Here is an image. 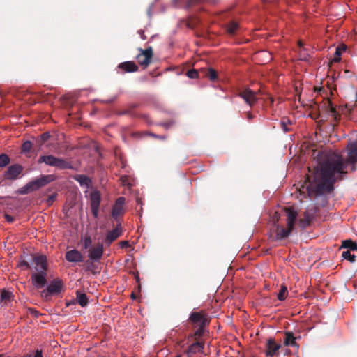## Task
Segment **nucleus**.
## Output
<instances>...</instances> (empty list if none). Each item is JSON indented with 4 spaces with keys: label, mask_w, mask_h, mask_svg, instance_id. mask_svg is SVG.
<instances>
[{
    "label": "nucleus",
    "mask_w": 357,
    "mask_h": 357,
    "mask_svg": "<svg viewBox=\"0 0 357 357\" xmlns=\"http://www.w3.org/2000/svg\"><path fill=\"white\" fill-rule=\"evenodd\" d=\"M357 161V141L347 145V158L344 159L338 153L329 151L321 155L312 174L307 190L310 196L318 197L330 193L336 181L342 180L347 174V167L356 170Z\"/></svg>",
    "instance_id": "obj_1"
},
{
    "label": "nucleus",
    "mask_w": 357,
    "mask_h": 357,
    "mask_svg": "<svg viewBox=\"0 0 357 357\" xmlns=\"http://www.w3.org/2000/svg\"><path fill=\"white\" fill-rule=\"evenodd\" d=\"M55 179L54 175H42L40 177L28 182L25 185L17 190L18 194L27 195L31 192L38 190L40 188L46 185L47 183Z\"/></svg>",
    "instance_id": "obj_2"
},
{
    "label": "nucleus",
    "mask_w": 357,
    "mask_h": 357,
    "mask_svg": "<svg viewBox=\"0 0 357 357\" xmlns=\"http://www.w3.org/2000/svg\"><path fill=\"white\" fill-rule=\"evenodd\" d=\"M38 162L45 163L47 165L51 167H55L61 169H73L71 164L65 160L59 158H56L52 155H42L38 160Z\"/></svg>",
    "instance_id": "obj_3"
},
{
    "label": "nucleus",
    "mask_w": 357,
    "mask_h": 357,
    "mask_svg": "<svg viewBox=\"0 0 357 357\" xmlns=\"http://www.w3.org/2000/svg\"><path fill=\"white\" fill-rule=\"evenodd\" d=\"M188 321L193 326L199 328L196 333H200L208 324V319L202 312H192L189 316Z\"/></svg>",
    "instance_id": "obj_4"
},
{
    "label": "nucleus",
    "mask_w": 357,
    "mask_h": 357,
    "mask_svg": "<svg viewBox=\"0 0 357 357\" xmlns=\"http://www.w3.org/2000/svg\"><path fill=\"white\" fill-rule=\"evenodd\" d=\"M138 50L139 53L137 55L136 59L140 66L146 68L151 63L153 49L151 47H149L146 50L138 48Z\"/></svg>",
    "instance_id": "obj_5"
},
{
    "label": "nucleus",
    "mask_w": 357,
    "mask_h": 357,
    "mask_svg": "<svg viewBox=\"0 0 357 357\" xmlns=\"http://www.w3.org/2000/svg\"><path fill=\"white\" fill-rule=\"evenodd\" d=\"M101 196L98 190L92 191L90 193V206L94 218H98L100 204Z\"/></svg>",
    "instance_id": "obj_6"
},
{
    "label": "nucleus",
    "mask_w": 357,
    "mask_h": 357,
    "mask_svg": "<svg viewBox=\"0 0 357 357\" xmlns=\"http://www.w3.org/2000/svg\"><path fill=\"white\" fill-rule=\"evenodd\" d=\"M257 94L258 92L253 91L250 89H246L239 93V96L241 97L250 107H252L258 100Z\"/></svg>",
    "instance_id": "obj_7"
},
{
    "label": "nucleus",
    "mask_w": 357,
    "mask_h": 357,
    "mask_svg": "<svg viewBox=\"0 0 357 357\" xmlns=\"http://www.w3.org/2000/svg\"><path fill=\"white\" fill-rule=\"evenodd\" d=\"M125 202H126V199L123 197H120L116 200V202L112 207V213H111L112 216L113 217V218L114 220H117L118 218L123 214V213H124L123 206L125 204Z\"/></svg>",
    "instance_id": "obj_8"
},
{
    "label": "nucleus",
    "mask_w": 357,
    "mask_h": 357,
    "mask_svg": "<svg viewBox=\"0 0 357 357\" xmlns=\"http://www.w3.org/2000/svg\"><path fill=\"white\" fill-rule=\"evenodd\" d=\"M23 167L18 164L9 166L7 171L4 173V178L9 180H15L22 173Z\"/></svg>",
    "instance_id": "obj_9"
},
{
    "label": "nucleus",
    "mask_w": 357,
    "mask_h": 357,
    "mask_svg": "<svg viewBox=\"0 0 357 357\" xmlns=\"http://www.w3.org/2000/svg\"><path fill=\"white\" fill-rule=\"evenodd\" d=\"M281 344L276 343L273 338H269L266 341L265 354L266 357H273L278 354V350Z\"/></svg>",
    "instance_id": "obj_10"
},
{
    "label": "nucleus",
    "mask_w": 357,
    "mask_h": 357,
    "mask_svg": "<svg viewBox=\"0 0 357 357\" xmlns=\"http://www.w3.org/2000/svg\"><path fill=\"white\" fill-rule=\"evenodd\" d=\"M103 255V244L98 243L89 252L88 257L89 260L93 262H99Z\"/></svg>",
    "instance_id": "obj_11"
},
{
    "label": "nucleus",
    "mask_w": 357,
    "mask_h": 357,
    "mask_svg": "<svg viewBox=\"0 0 357 357\" xmlns=\"http://www.w3.org/2000/svg\"><path fill=\"white\" fill-rule=\"evenodd\" d=\"M31 280L33 285L37 289L43 287L46 282V273H34L31 275Z\"/></svg>",
    "instance_id": "obj_12"
},
{
    "label": "nucleus",
    "mask_w": 357,
    "mask_h": 357,
    "mask_svg": "<svg viewBox=\"0 0 357 357\" xmlns=\"http://www.w3.org/2000/svg\"><path fill=\"white\" fill-rule=\"evenodd\" d=\"M287 213V227L288 228L294 229L295 224L297 220V212L296 211L291 207L287 208L285 209Z\"/></svg>",
    "instance_id": "obj_13"
},
{
    "label": "nucleus",
    "mask_w": 357,
    "mask_h": 357,
    "mask_svg": "<svg viewBox=\"0 0 357 357\" xmlns=\"http://www.w3.org/2000/svg\"><path fill=\"white\" fill-rule=\"evenodd\" d=\"M34 268L36 271L40 273H46L47 270V259L46 257L36 256L33 257Z\"/></svg>",
    "instance_id": "obj_14"
},
{
    "label": "nucleus",
    "mask_w": 357,
    "mask_h": 357,
    "mask_svg": "<svg viewBox=\"0 0 357 357\" xmlns=\"http://www.w3.org/2000/svg\"><path fill=\"white\" fill-rule=\"evenodd\" d=\"M66 259L69 262H82L84 259L82 253L76 250L73 249L66 252Z\"/></svg>",
    "instance_id": "obj_15"
},
{
    "label": "nucleus",
    "mask_w": 357,
    "mask_h": 357,
    "mask_svg": "<svg viewBox=\"0 0 357 357\" xmlns=\"http://www.w3.org/2000/svg\"><path fill=\"white\" fill-rule=\"evenodd\" d=\"M123 73H135L138 70V66L134 61H125L119 63L117 67Z\"/></svg>",
    "instance_id": "obj_16"
},
{
    "label": "nucleus",
    "mask_w": 357,
    "mask_h": 357,
    "mask_svg": "<svg viewBox=\"0 0 357 357\" xmlns=\"http://www.w3.org/2000/svg\"><path fill=\"white\" fill-rule=\"evenodd\" d=\"M121 227L120 224H118L116 227L110 231L105 238V242L107 244H111L114 240H116L121 234Z\"/></svg>",
    "instance_id": "obj_17"
},
{
    "label": "nucleus",
    "mask_w": 357,
    "mask_h": 357,
    "mask_svg": "<svg viewBox=\"0 0 357 357\" xmlns=\"http://www.w3.org/2000/svg\"><path fill=\"white\" fill-rule=\"evenodd\" d=\"M278 228L279 230L275 236V239L276 241H282L287 238L290 236L294 230L293 229L288 228L287 227V228H284L283 227L278 226Z\"/></svg>",
    "instance_id": "obj_18"
},
{
    "label": "nucleus",
    "mask_w": 357,
    "mask_h": 357,
    "mask_svg": "<svg viewBox=\"0 0 357 357\" xmlns=\"http://www.w3.org/2000/svg\"><path fill=\"white\" fill-rule=\"evenodd\" d=\"M62 282L60 280H54L47 286L50 294H59L61 291Z\"/></svg>",
    "instance_id": "obj_19"
},
{
    "label": "nucleus",
    "mask_w": 357,
    "mask_h": 357,
    "mask_svg": "<svg viewBox=\"0 0 357 357\" xmlns=\"http://www.w3.org/2000/svg\"><path fill=\"white\" fill-rule=\"evenodd\" d=\"M203 346L200 342L192 344L186 351L187 357H192V355L202 351Z\"/></svg>",
    "instance_id": "obj_20"
},
{
    "label": "nucleus",
    "mask_w": 357,
    "mask_h": 357,
    "mask_svg": "<svg viewBox=\"0 0 357 357\" xmlns=\"http://www.w3.org/2000/svg\"><path fill=\"white\" fill-rule=\"evenodd\" d=\"M73 178L82 186H85L86 188H89L91 184V179L86 175L77 174V175H75Z\"/></svg>",
    "instance_id": "obj_21"
},
{
    "label": "nucleus",
    "mask_w": 357,
    "mask_h": 357,
    "mask_svg": "<svg viewBox=\"0 0 357 357\" xmlns=\"http://www.w3.org/2000/svg\"><path fill=\"white\" fill-rule=\"evenodd\" d=\"M284 343L285 346L298 347L296 342V337H294L293 333L289 331L285 333Z\"/></svg>",
    "instance_id": "obj_22"
},
{
    "label": "nucleus",
    "mask_w": 357,
    "mask_h": 357,
    "mask_svg": "<svg viewBox=\"0 0 357 357\" xmlns=\"http://www.w3.org/2000/svg\"><path fill=\"white\" fill-rule=\"evenodd\" d=\"M77 301L82 306L84 307L88 304V297L85 293L77 292Z\"/></svg>",
    "instance_id": "obj_23"
},
{
    "label": "nucleus",
    "mask_w": 357,
    "mask_h": 357,
    "mask_svg": "<svg viewBox=\"0 0 357 357\" xmlns=\"http://www.w3.org/2000/svg\"><path fill=\"white\" fill-rule=\"evenodd\" d=\"M341 248H348L349 251H357V243L351 240H345L342 241Z\"/></svg>",
    "instance_id": "obj_24"
},
{
    "label": "nucleus",
    "mask_w": 357,
    "mask_h": 357,
    "mask_svg": "<svg viewBox=\"0 0 357 357\" xmlns=\"http://www.w3.org/2000/svg\"><path fill=\"white\" fill-rule=\"evenodd\" d=\"M256 56L262 59V61L264 63H267L272 59L271 53L265 50L257 52Z\"/></svg>",
    "instance_id": "obj_25"
},
{
    "label": "nucleus",
    "mask_w": 357,
    "mask_h": 357,
    "mask_svg": "<svg viewBox=\"0 0 357 357\" xmlns=\"http://www.w3.org/2000/svg\"><path fill=\"white\" fill-rule=\"evenodd\" d=\"M287 297V287L282 284L280 287V289L279 292L277 294V298L279 301H284Z\"/></svg>",
    "instance_id": "obj_26"
},
{
    "label": "nucleus",
    "mask_w": 357,
    "mask_h": 357,
    "mask_svg": "<svg viewBox=\"0 0 357 357\" xmlns=\"http://www.w3.org/2000/svg\"><path fill=\"white\" fill-rule=\"evenodd\" d=\"M13 298V294L10 291L3 289L1 293V299L2 301H10Z\"/></svg>",
    "instance_id": "obj_27"
},
{
    "label": "nucleus",
    "mask_w": 357,
    "mask_h": 357,
    "mask_svg": "<svg viewBox=\"0 0 357 357\" xmlns=\"http://www.w3.org/2000/svg\"><path fill=\"white\" fill-rule=\"evenodd\" d=\"M342 257L343 259H347L351 263L354 262L356 260V256L351 254L349 250L343 251Z\"/></svg>",
    "instance_id": "obj_28"
},
{
    "label": "nucleus",
    "mask_w": 357,
    "mask_h": 357,
    "mask_svg": "<svg viewBox=\"0 0 357 357\" xmlns=\"http://www.w3.org/2000/svg\"><path fill=\"white\" fill-rule=\"evenodd\" d=\"M31 148H32L31 142L29 140L25 141L22 145L21 153H29L31 151Z\"/></svg>",
    "instance_id": "obj_29"
},
{
    "label": "nucleus",
    "mask_w": 357,
    "mask_h": 357,
    "mask_svg": "<svg viewBox=\"0 0 357 357\" xmlns=\"http://www.w3.org/2000/svg\"><path fill=\"white\" fill-rule=\"evenodd\" d=\"M238 27V24L235 22H231L227 26V31L229 34H234Z\"/></svg>",
    "instance_id": "obj_30"
},
{
    "label": "nucleus",
    "mask_w": 357,
    "mask_h": 357,
    "mask_svg": "<svg viewBox=\"0 0 357 357\" xmlns=\"http://www.w3.org/2000/svg\"><path fill=\"white\" fill-rule=\"evenodd\" d=\"M9 162L10 158L6 154L2 153L0 155V167H5Z\"/></svg>",
    "instance_id": "obj_31"
},
{
    "label": "nucleus",
    "mask_w": 357,
    "mask_h": 357,
    "mask_svg": "<svg viewBox=\"0 0 357 357\" xmlns=\"http://www.w3.org/2000/svg\"><path fill=\"white\" fill-rule=\"evenodd\" d=\"M187 76L190 79H195L198 77V72L195 70H190L186 73Z\"/></svg>",
    "instance_id": "obj_32"
},
{
    "label": "nucleus",
    "mask_w": 357,
    "mask_h": 357,
    "mask_svg": "<svg viewBox=\"0 0 357 357\" xmlns=\"http://www.w3.org/2000/svg\"><path fill=\"white\" fill-rule=\"evenodd\" d=\"M208 77H209L210 80H211V81H214V80L216 79V78H217V73H216V71L214 69H213V68H210L209 69Z\"/></svg>",
    "instance_id": "obj_33"
},
{
    "label": "nucleus",
    "mask_w": 357,
    "mask_h": 357,
    "mask_svg": "<svg viewBox=\"0 0 357 357\" xmlns=\"http://www.w3.org/2000/svg\"><path fill=\"white\" fill-rule=\"evenodd\" d=\"M92 240L90 236H86L84 238V247L85 249L88 248L91 245Z\"/></svg>",
    "instance_id": "obj_34"
},
{
    "label": "nucleus",
    "mask_w": 357,
    "mask_h": 357,
    "mask_svg": "<svg viewBox=\"0 0 357 357\" xmlns=\"http://www.w3.org/2000/svg\"><path fill=\"white\" fill-rule=\"evenodd\" d=\"M175 123V122L174 121H168V122H164V123H160V125H161L162 126H163L165 129H169Z\"/></svg>",
    "instance_id": "obj_35"
},
{
    "label": "nucleus",
    "mask_w": 357,
    "mask_h": 357,
    "mask_svg": "<svg viewBox=\"0 0 357 357\" xmlns=\"http://www.w3.org/2000/svg\"><path fill=\"white\" fill-rule=\"evenodd\" d=\"M20 266L22 267H24L25 268H29L30 267L29 262L25 259H21L20 262Z\"/></svg>",
    "instance_id": "obj_36"
},
{
    "label": "nucleus",
    "mask_w": 357,
    "mask_h": 357,
    "mask_svg": "<svg viewBox=\"0 0 357 357\" xmlns=\"http://www.w3.org/2000/svg\"><path fill=\"white\" fill-rule=\"evenodd\" d=\"M138 34L140 36V38H142V40H144L146 39V36L144 33V31L142 30V29H139L138 31H137Z\"/></svg>",
    "instance_id": "obj_37"
},
{
    "label": "nucleus",
    "mask_w": 357,
    "mask_h": 357,
    "mask_svg": "<svg viewBox=\"0 0 357 357\" xmlns=\"http://www.w3.org/2000/svg\"><path fill=\"white\" fill-rule=\"evenodd\" d=\"M130 245L129 242L126 241H123L120 242V248H128Z\"/></svg>",
    "instance_id": "obj_38"
},
{
    "label": "nucleus",
    "mask_w": 357,
    "mask_h": 357,
    "mask_svg": "<svg viewBox=\"0 0 357 357\" xmlns=\"http://www.w3.org/2000/svg\"><path fill=\"white\" fill-rule=\"evenodd\" d=\"M33 357H43L42 350L37 349Z\"/></svg>",
    "instance_id": "obj_39"
},
{
    "label": "nucleus",
    "mask_w": 357,
    "mask_h": 357,
    "mask_svg": "<svg viewBox=\"0 0 357 357\" xmlns=\"http://www.w3.org/2000/svg\"><path fill=\"white\" fill-rule=\"evenodd\" d=\"M344 50V47L342 48V49H340V47H337L336 50H335V54L337 56H340V55L342 54V51Z\"/></svg>",
    "instance_id": "obj_40"
},
{
    "label": "nucleus",
    "mask_w": 357,
    "mask_h": 357,
    "mask_svg": "<svg viewBox=\"0 0 357 357\" xmlns=\"http://www.w3.org/2000/svg\"><path fill=\"white\" fill-rule=\"evenodd\" d=\"M281 124H282V128L284 130V132H288L289 131V128H287V126L285 124V123L284 122H282Z\"/></svg>",
    "instance_id": "obj_41"
},
{
    "label": "nucleus",
    "mask_w": 357,
    "mask_h": 357,
    "mask_svg": "<svg viewBox=\"0 0 357 357\" xmlns=\"http://www.w3.org/2000/svg\"><path fill=\"white\" fill-rule=\"evenodd\" d=\"M49 136L50 135L47 132H45L41 135V138L43 140H47Z\"/></svg>",
    "instance_id": "obj_42"
},
{
    "label": "nucleus",
    "mask_w": 357,
    "mask_h": 357,
    "mask_svg": "<svg viewBox=\"0 0 357 357\" xmlns=\"http://www.w3.org/2000/svg\"><path fill=\"white\" fill-rule=\"evenodd\" d=\"M5 218L8 221V222H12L13 221V218L11 216H10L9 215H5Z\"/></svg>",
    "instance_id": "obj_43"
},
{
    "label": "nucleus",
    "mask_w": 357,
    "mask_h": 357,
    "mask_svg": "<svg viewBox=\"0 0 357 357\" xmlns=\"http://www.w3.org/2000/svg\"><path fill=\"white\" fill-rule=\"evenodd\" d=\"M340 60V56H337V55L335 58L333 59V62H338Z\"/></svg>",
    "instance_id": "obj_44"
},
{
    "label": "nucleus",
    "mask_w": 357,
    "mask_h": 357,
    "mask_svg": "<svg viewBox=\"0 0 357 357\" xmlns=\"http://www.w3.org/2000/svg\"><path fill=\"white\" fill-rule=\"evenodd\" d=\"M247 118H248V119L251 120V119H252L253 116L252 115V114L250 112H248L247 114Z\"/></svg>",
    "instance_id": "obj_45"
},
{
    "label": "nucleus",
    "mask_w": 357,
    "mask_h": 357,
    "mask_svg": "<svg viewBox=\"0 0 357 357\" xmlns=\"http://www.w3.org/2000/svg\"><path fill=\"white\" fill-rule=\"evenodd\" d=\"M331 112L333 115H335L336 111H335V109L333 107H331Z\"/></svg>",
    "instance_id": "obj_46"
},
{
    "label": "nucleus",
    "mask_w": 357,
    "mask_h": 357,
    "mask_svg": "<svg viewBox=\"0 0 357 357\" xmlns=\"http://www.w3.org/2000/svg\"><path fill=\"white\" fill-rule=\"evenodd\" d=\"M93 266V264L91 263L90 265L87 266L86 270L87 271H91Z\"/></svg>",
    "instance_id": "obj_47"
},
{
    "label": "nucleus",
    "mask_w": 357,
    "mask_h": 357,
    "mask_svg": "<svg viewBox=\"0 0 357 357\" xmlns=\"http://www.w3.org/2000/svg\"><path fill=\"white\" fill-rule=\"evenodd\" d=\"M137 204H140L142 206V204L140 199H137Z\"/></svg>",
    "instance_id": "obj_48"
},
{
    "label": "nucleus",
    "mask_w": 357,
    "mask_h": 357,
    "mask_svg": "<svg viewBox=\"0 0 357 357\" xmlns=\"http://www.w3.org/2000/svg\"><path fill=\"white\" fill-rule=\"evenodd\" d=\"M158 139H166V137L165 136H159L158 135Z\"/></svg>",
    "instance_id": "obj_49"
},
{
    "label": "nucleus",
    "mask_w": 357,
    "mask_h": 357,
    "mask_svg": "<svg viewBox=\"0 0 357 357\" xmlns=\"http://www.w3.org/2000/svg\"><path fill=\"white\" fill-rule=\"evenodd\" d=\"M131 298H132V299H135V294H134V293H132V294H131Z\"/></svg>",
    "instance_id": "obj_50"
},
{
    "label": "nucleus",
    "mask_w": 357,
    "mask_h": 357,
    "mask_svg": "<svg viewBox=\"0 0 357 357\" xmlns=\"http://www.w3.org/2000/svg\"><path fill=\"white\" fill-rule=\"evenodd\" d=\"M151 135L153 136L155 138H158V135H157L155 134H151Z\"/></svg>",
    "instance_id": "obj_51"
},
{
    "label": "nucleus",
    "mask_w": 357,
    "mask_h": 357,
    "mask_svg": "<svg viewBox=\"0 0 357 357\" xmlns=\"http://www.w3.org/2000/svg\"><path fill=\"white\" fill-rule=\"evenodd\" d=\"M302 60H304V61H306L307 60V58L306 57H303L301 59Z\"/></svg>",
    "instance_id": "obj_52"
},
{
    "label": "nucleus",
    "mask_w": 357,
    "mask_h": 357,
    "mask_svg": "<svg viewBox=\"0 0 357 357\" xmlns=\"http://www.w3.org/2000/svg\"><path fill=\"white\" fill-rule=\"evenodd\" d=\"M175 357H183L181 355L178 354L177 356H176Z\"/></svg>",
    "instance_id": "obj_53"
},
{
    "label": "nucleus",
    "mask_w": 357,
    "mask_h": 357,
    "mask_svg": "<svg viewBox=\"0 0 357 357\" xmlns=\"http://www.w3.org/2000/svg\"><path fill=\"white\" fill-rule=\"evenodd\" d=\"M298 44H299V45H300V46H301V45H302L301 42H299V43H298Z\"/></svg>",
    "instance_id": "obj_54"
},
{
    "label": "nucleus",
    "mask_w": 357,
    "mask_h": 357,
    "mask_svg": "<svg viewBox=\"0 0 357 357\" xmlns=\"http://www.w3.org/2000/svg\"><path fill=\"white\" fill-rule=\"evenodd\" d=\"M0 357H3V355H1V354H0Z\"/></svg>",
    "instance_id": "obj_55"
}]
</instances>
